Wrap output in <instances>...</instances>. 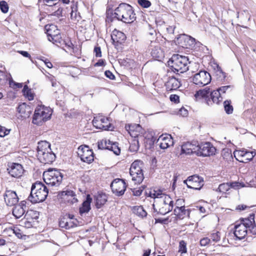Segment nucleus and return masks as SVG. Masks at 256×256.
Here are the masks:
<instances>
[{"mask_svg":"<svg viewBox=\"0 0 256 256\" xmlns=\"http://www.w3.org/2000/svg\"><path fill=\"white\" fill-rule=\"evenodd\" d=\"M141 137H143L146 140L145 142L148 143L150 146L154 144L156 140V138L154 136L155 134L151 129H141Z\"/></svg>","mask_w":256,"mask_h":256,"instance_id":"obj_21","label":"nucleus"},{"mask_svg":"<svg viewBox=\"0 0 256 256\" xmlns=\"http://www.w3.org/2000/svg\"><path fill=\"white\" fill-rule=\"evenodd\" d=\"M92 198L88 194L86 196V200H84L82 204V206L80 208V214L88 212L90 210V203L92 202Z\"/></svg>","mask_w":256,"mask_h":256,"instance_id":"obj_30","label":"nucleus"},{"mask_svg":"<svg viewBox=\"0 0 256 256\" xmlns=\"http://www.w3.org/2000/svg\"><path fill=\"white\" fill-rule=\"evenodd\" d=\"M233 88V86L231 85L228 86H222L220 88H219L217 90L218 91V92L220 93V94L221 95L222 94L226 93V91H228V90H232Z\"/></svg>","mask_w":256,"mask_h":256,"instance_id":"obj_48","label":"nucleus"},{"mask_svg":"<svg viewBox=\"0 0 256 256\" xmlns=\"http://www.w3.org/2000/svg\"><path fill=\"white\" fill-rule=\"evenodd\" d=\"M37 152L38 158L42 164H51L55 160V154L52 151L50 144L46 141L38 142Z\"/></svg>","mask_w":256,"mask_h":256,"instance_id":"obj_4","label":"nucleus"},{"mask_svg":"<svg viewBox=\"0 0 256 256\" xmlns=\"http://www.w3.org/2000/svg\"><path fill=\"white\" fill-rule=\"evenodd\" d=\"M165 85L167 90L171 91L177 90L180 86L182 84L178 78L172 76L168 78Z\"/></svg>","mask_w":256,"mask_h":256,"instance_id":"obj_22","label":"nucleus"},{"mask_svg":"<svg viewBox=\"0 0 256 256\" xmlns=\"http://www.w3.org/2000/svg\"><path fill=\"white\" fill-rule=\"evenodd\" d=\"M10 174L14 178H19L23 174L24 170L20 164L14 163L8 168Z\"/></svg>","mask_w":256,"mask_h":256,"instance_id":"obj_20","label":"nucleus"},{"mask_svg":"<svg viewBox=\"0 0 256 256\" xmlns=\"http://www.w3.org/2000/svg\"><path fill=\"white\" fill-rule=\"evenodd\" d=\"M157 142L160 148L166 149L174 144V140L171 135L167 134H162L157 140Z\"/></svg>","mask_w":256,"mask_h":256,"instance_id":"obj_16","label":"nucleus"},{"mask_svg":"<svg viewBox=\"0 0 256 256\" xmlns=\"http://www.w3.org/2000/svg\"><path fill=\"white\" fill-rule=\"evenodd\" d=\"M234 234L238 240L244 238L247 234V228L244 225L242 224H236L234 226Z\"/></svg>","mask_w":256,"mask_h":256,"instance_id":"obj_25","label":"nucleus"},{"mask_svg":"<svg viewBox=\"0 0 256 256\" xmlns=\"http://www.w3.org/2000/svg\"><path fill=\"white\" fill-rule=\"evenodd\" d=\"M242 224L244 225L246 228H248L250 232L254 235H256V234H254L252 232V229L256 226V224H255L254 221V214H251L249 215V216L247 218H242L241 220V223Z\"/></svg>","mask_w":256,"mask_h":256,"instance_id":"obj_23","label":"nucleus"},{"mask_svg":"<svg viewBox=\"0 0 256 256\" xmlns=\"http://www.w3.org/2000/svg\"><path fill=\"white\" fill-rule=\"evenodd\" d=\"M190 64L187 56L178 54H174L168 62V64L174 72L184 73L188 70Z\"/></svg>","mask_w":256,"mask_h":256,"instance_id":"obj_5","label":"nucleus"},{"mask_svg":"<svg viewBox=\"0 0 256 256\" xmlns=\"http://www.w3.org/2000/svg\"><path fill=\"white\" fill-rule=\"evenodd\" d=\"M110 187L114 194L118 196H120L124 194L126 186L124 180L117 178L112 182Z\"/></svg>","mask_w":256,"mask_h":256,"instance_id":"obj_15","label":"nucleus"},{"mask_svg":"<svg viewBox=\"0 0 256 256\" xmlns=\"http://www.w3.org/2000/svg\"><path fill=\"white\" fill-rule=\"evenodd\" d=\"M99 150H108L113 152L116 155L118 156L120 153V149L118 146V143L110 142L108 140H102L98 142Z\"/></svg>","mask_w":256,"mask_h":256,"instance_id":"obj_10","label":"nucleus"},{"mask_svg":"<svg viewBox=\"0 0 256 256\" xmlns=\"http://www.w3.org/2000/svg\"><path fill=\"white\" fill-rule=\"evenodd\" d=\"M10 76V74H8L3 71L0 70V84H5Z\"/></svg>","mask_w":256,"mask_h":256,"instance_id":"obj_42","label":"nucleus"},{"mask_svg":"<svg viewBox=\"0 0 256 256\" xmlns=\"http://www.w3.org/2000/svg\"><path fill=\"white\" fill-rule=\"evenodd\" d=\"M78 154L81 160L84 162L90 164L94 161V152L87 146H80L78 149Z\"/></svg>","mask_w":256,"mask_h":256,"instance_id":"obj_11","label":"nucleus"},{"mask_svg":"<svg viewBox=\"0 0 256 256\" xmlns=\"http://www.w3.org/2000/svg\"><path fill=\"white\" fill-rule=\"evenodd\" d=\"M179 96L176 94H172L170 98V101L175 103L179 102Z\"/></svg>","mask_w":256,"mask_h":256,"instance_id":"obj_58","label":"nucleus"},{"mask_svg":"<svg viewBox=\"0 0 256 256\" xmlns=\"http://www.w3.org/2000/svg\"><path fill=\"white\" fill-rule=\"evenodd\" d=\"M139 149V142L137 139H134L130 144L129 150L131 152H136Z\"/></svg>","mask_w":256,"mask_h":256,"instance_id":"obj_39","label":"nucleus"},{"mask_svg":"<svg viewBox=\"0 0 256 256\" xmlns=\"http://www.w3.org/2000/svg\"><path fill=\"white\" fill-rule=\"evenodd\" d=\"M197 155L203 156H209L215 154L216 148L209 142L198 145Z\"/></svg>","mask_w":256,"mask_h":256,"instance_id":"obj_13","label":"nucleus"},{"mask_svg":"<svg viewBox=\"0 0 256 256\" xmlns=\"http://www.w3.org/2000/svg\"><path fill=\"white\" fill-rule=\"evenodd\" d=\"M210 239L214 242H218L220 240V234L218 232H213L210 235Z\"/></svg>","mask_w":256,"mask_h":256,"instance_id":"obj_49","label":"nucleus"},{"mask_svg":"<svg viewBox=\"0 0 256 256\" xmlns=\"http://www.w3.org/2000/svg\"><path fill=\"white\" fill-rule=\"evenodd\" d=\"M52 115L51 110L44 106H38L34 114L32 123L37 126L42 124L50 118Z\"/></svg>","mask_w":256,"mask_h":256,"instance_id":"obj_7","label":"nucleus"},{"mask_svg":"<svg viewBox=\"0 0 256 256\" xmlns=\"http://www.w3.org/2000/svg\"><path fill=\"white\" fill-rule=\"evenodd\" d=\"M108 118H105L102 116L94 117L92 120V124L95 128H110L112 126L111 124L105 126L102 123H108Z\"/></svg>","mask_w":256,"mask_h":256,"instance_id":"obj_24","label":"nucleus"},{"mask_svg":"<svg viewBox=\"0 0 256 256\" xmlns=\"http://www.w3.org/2000/svg\"><path fill=\"white\" fill-rule=\"evenodd\" d=\"M136 214L142 218L146 216L147 214L146 212L142 206H138L136 208Z\"/></svg>","mask_w":256,"mask_h":256,"instance_id":"obj_52","label":"nucleus"},{"mask_svg":"<svg viewBox=\"0 0 256 256\" xmlns=\"http://www.w3.org/2000/svg\"><path fill=\"white\" fill-rule=\"evenodd\" d=\"M256 154L255 151H248L246 150L244 156V160H242V162L246 163L252 160L254 157L256 156Z\"/></svg>","mask_w":256,"mask_h":256,"instance_id":"obj_37","label":"nucleus"},{"mask_svg":"<svg viewBox=\"0 0 256 256\" xmlns=\"http://www.w3.org/2000/svg\"><path fill=\"white\" fill-rule=\"evenodd\" d=\"M24 202H22L20 204H18L14 206L12 210V214L16 218H20L24 214V208L26 206L23 204Z\"/></svg>","mask_w":256,"mask_h":256,"instance_id":"obj_28","label":"nucleus"},{"mask_svg":"<svg viewBox=\"0 0 256 256\" xmlns=\"http://www.w3.org/2000/svg\"><path fill=\"white\" fill-rule=\"evenodd\" d=\"M138 129H128V132L132 138L136 139L137 138L141 137V130L138 131Z\"/></svg>","mask_w":256,"mask_h":256,"instance_id":"obj_44","label":"nucleus"},{"mask_svg":"<svg viewBox=\"0 0 256 256\" xmlns=\"http://www.w3.org/2000/svg\"><path fill=\"white\" fill-rule=\"evenodd\" d=\"M48 193L47 187L42 182H36L32 184L28 200L33 204L42 202L46 200Z\"/></svg>","mask_w":256,"mask_h":256,"instance_id":"obj_3","label":"nucleus"},{"mask_svg":"<svg viewBox=\"0 0 256 256\" xmlns=\"http://www.w3.org/2000/svg\"><path fill=\"white\" fill-rule=\"evenodd\" d=\"M144 188L143 187L142 189H141L140 188H139L138 189H134L132 190L133 194L136 196H140Z\"/></svg>","mask_w":256,"mask_h":256,"instance_id":"obj_59","label":"nucleus"},{"mask_svg":"<svg viewBox=\"0 0 256 256\" xmlns=\"http://www.w3.org/2000/svg\"><path fill=\"white\" fill-rule=\"evenodd\" d=\"M210 239L208 238H204L200 240V244L201 246H206L210 242Z\"/></svg>","mask_w":256,"mask_h":256,"instance_id":"obj_55","label":"nucleus"},{"mask_svg":"<svg viewBox=\"0 0 256 256\" xmlns=\"http://www.w3.org/2000/svg\"><path fill=\"white\" fill-rule=\"evenodd\" d=\"M107 201V196L104 194H100L96 196V206L100 208Z\"/></svg>","mask_w":256,"mask_h":256,"instance_id":"obj_31","label":"nucleus"},{"mask_svg":"<svg viewBox=\"0 0 256 256\" xmlns=\"http://www.w3.org/2000/svg\"><path fill=\"white\" fill-rule=\"evenodd\" d=\"M246 151V150L234 151V158L237 160L242 162V160H244V156Z\"/></svg>","mask_w":256,"mask_h":256,"instance_id":"obj_36","label":"nucleus"},{"mask_svg":"<svg viewBox=\"0 0 256 256\" xmlns=\"http://www.w3.org/2000/svg\"><path fill=\"white\" fill-rule=\"evenodd\" d=\"M224 106L226 112L228 114H230L233 112V107L231 105V101L226 100L224 102Z\"/></svg>","mask_w":256,"mask_h":256,"instance_id":"obj_41","label":"nucleus"},{"mask_svg":"<svg viewBox=\"0 0 256 256\" xmlns=\"http://www.w3.org/2000/svg\"><path fill=\"white\" fill-rule=\"evenodd\" d=\"M114 15L118 20L127 24H130L136 19L132 6L126 3L119 4L115 9Z\"/></svg>","mask_w":256,"mask_h":256,"instance_id":"obj_2","label":"nucleus"},{"mask_svg":"<svg viewBox=\"0 0 256 256\" xmlns=\"http://www.w3.org/2000/svg\"><path fill=\"white\" fill-rule=\"evenodd\" d=\"M141 127L140 124H127L124 128H138Z\"/></svg>","mask_w":256,"mask_h":256,"instance_id":"obj_61","label":"nucleus"},{"mask_svg":"<svg viewBox=\"0 0 256 256\" xmlns=\"http://www.w3.org/2000/svg\"><path fill=\"white\" fill-rule=\"evenodd\" d=\"M216 74L217 76V79L219 80H224L226 77V74L220 68H218L216 72Z\"/></svg>","mask_w":256,"mask_h":256,"instance_id":"obj_43","label":"nucleus"},{"mask_svg":"<svg viewBox=\"0 0 256 256\" xmlns=\"http://www.w3.org/2000/svg\"><path fill=\"white\" fill-rule=\"evenodd\" d=\"M148 195L154 199L153 208L154 212L164 215L171 212L174 208V201L160 190H151Z\"/></svg>","mask_w":256,"mask_h":256,"instance_id":"obj_1","label":"nucleus"},{"mask_svg":"<svg viewBox=\"0 0 256 256\" xmlns=\"http://www.w3.org/2000/svg\"><path fill=\"white\" fill-rule=\"evenodd\" d=\"M212 80L210 74L206 70H200L192 77V82L199 86H203L210 83Z\"/></svg>","mask_w":256,"mask_h":256,"instance_id":"obj_9","label":"nucleus"},{"mask_svg":"<svg viewBox=\"0 0 256 256\" xmlns=\"http://www.w3.org/2000/svg\"><path fill=\"white\" fill-rule=\"evenodd\" d=\"M222 154L224 158L226 159V160H230L232 158L231 151H230L228 149L223 150Z\"/></svg>","mask_w":256,"mask_h":256,"instance_id":"obj_47","label":"nucleus"},{"mask_svg":"<svg viewBox=\"0 0 256 256\" xmlns=\"http://www.w3.org/2000/svg\"><path fill=\"white\" fill-rule=\"evenodd\" d=\"M210 98L213 103L219 104L222 101V98L217 90L210 92Z\"/></svg>","mask_w":256,"mask_h":256,"instance_id":"obj_34","label":"nucleus"},{"mask_svg":"<svg viewBox=\"0 0 256 256\" xmlns=\"http://www.w3.org/2000/svg\"><path fill=\"white\" fill-rule=\"evenodd\" d=\"M174 215L180 219H183L186 216H189L190 211L189 210H186L184 206H178L174 208Z\"/></svg>","mask_w":256,"mask_h":256,"instance_id":"obj_27","label":"nucleus"},{"mask_svg":"<svg viewBox=\"0 0 256 256\" xmlns=\"http://www.w3.org/2000/svg\"><path fill=\"white\" fill-rule=\"evenodd\" d=\"M198 143L196 142H186L182 146L181 154H190L196 153L197 154Z\"/></svg>","mask_w":256,"mask_h":256,"instance_id":"obj_18","label":"nucleus"},{"mask_svg":"<svg viewBox=\"0 0 256 256\" xmlns=\"http://www.w3.org/2000/svg\"><path fill=\"white\" fill-rule=\"evenodd\" d=\"M210 92V88H206L203 90H200L196 92V94H194V96L196 98L206 97L208 96Z\"/></svg>","mask_w":256,"mask_h":256,"instance_id":"obj_35","label":"nucleus"},{"mask_svg":"<svg viewBox=\"0 0 256 256\" xmlns=\"http://www.w3.org/2000/svg\"><path fill=\"white\" fill-rule=\"evenodd\" d=\"M94 52L96 57H101L102 52L100 48V46H95L94 48Z\"/></svg>","mask_w":256,"mask_h":256,"instance_id":"obj_57","label":"nucleus"},{"mask_svg":"<svg viewBox=\"0 0 256 256\" xmlns=\"http://www.w3.org/2000/svg\"><path fill=\"white\" fill-rule=\"evenodd\" d=\"M178 114L182 116H186L188 114V111L184 108H181L178 112Z\"/></svg>","mask_w":256,"mask_h":256,"instance_id":"obj_60","label":"nucleus"},{"mask_svg":"<svg viewBox=\"0 0 256 256\" xmlns=\"http://www.w3.org/2000/svg\"><path fill=\"white\" fill-rule=\"evenodd\" d=\"M10 87L14 88H21L22 87V83H16L14 82L12 80H10Z\"/></svg>","mask_w":256,"mask_h":256,"instance_id":"obj_54","label":"nucleus"},{"mask_svg":"<svg viewBox=\"0 0 256 256\" xmlns=\"http://www.w3.org/2000/svg\"><path fill=\"white\" fill-rule=\"evenodd\" d=\"M56 32L54 34L49 33L48 40L58 46V44L61 43L62 38L59 30H56Z\"/></svg>","mask_w":256,"mask_h":256,"instance_id":"obj_32","label":"nucleus"},{"mask_svg":"<svg viewBox=\"0 0 256 256\" xmlns=\"http://www.w3.org/2000/svg\"><path fill=\"white\" fill-rule=\"evenodd\" d=\"M138 3L144 8H148L151 6V2L148 0H138Z\"/></svg>","mask_w":256,"mask_h":256,"instance_id":"obj_51","label":"nucleus"},{"mask_svg":"<svg viewBox=\"0 0 256 256\" xmlns=\"http://www.w3.org/2000/svg\"><path fill=\"white\" fill-rule=\"evenodd\" d=\"M230 185L229 182L223 183L220 184L218 190L220 192L226 193L230 189Z\"/></svg>","mask_w":256,"mask_h":256,"instance_id":"obj_46","label":"nucleus"},{"mask_svg":"<svg viewBox=\"0 0 256 256\" xmlns=\"http://www.w3.org/2000/svg\"><path fill=\"white\" fill-rule=\"evenodd\" d=\"M24 94L26 96L28 99L31 100L34 99V94L31 92V90L30 89L26 84H25L22 90Z\"/></svg>","mask_w":256,"mask_h":256,"instance_id":"obj_40","label":"nucleus"},{"mask_svg":"<svg viewBox=\"0 0 256 256\" xmlns=\"http://www.w3.org/2000/svg\"><path fill=\"white\" fill-rule=\"evenodd\" d=\"M229 183L230 188H232L235 190H238L242 188L247 186L242 182H233ZM246 184L248 185V186L256 187V183H254V180L250 181L249 184L246 183Z\"/></svg>","mask_w":256,"mask_h":256,"instance_id":"obj_29","label":"nucleus"},{"mask_svg":"<svg viewBox=\"0 0 256 256\" xmlns=\"http://www.w3.org/2000/svg\"><path fill=\"white\" fill-rule=\"evenodd\" d=\"M4 199L6 204L10 206L16 205L18 201V198L16 192L11 190L6 191Z\"/></svg>","mask_w":256,"mask_h":256,"instance_id":"obj_19","label":"nucleus"},{"mask_svg":"<svg viewBox=\"0 0 256 256\" xmlns=\"http://www.w3.org/2000/svg\"><path fill=\"white\" fill-rule=\"evenodd\" d=\"M104 74L107 78H109L110 80H114L115 78L114 76L110 70H106L104 72Z\"/></svg>","mask_w":256,"mask_h":256,"instance_id":"obj_62","label":"nucleus"},{"mask_svg":"<svg viewBox=\"0 0 256 256\" xmlns=\"http://www.w3.org/2000/svg\"><path fill=\"white\" fill-rule=\"evenodd\" d=\"M126 36L124 33L122 32L114 30L112 34V40L113 41V43L115 46V47L118 50H121V44L124 42L126 40Z\"/></svg>","mask_w":256,"mask_h":256,"instance_id":"obj_17","label":"nucleus"},{"mask_svg":"<svg viewBox=\"0 0 256 256\" xmlns=\"http://www.w3.org/2000/svg\"><path fill=\"white\" fill-rule=\"evenodd\" d=\"M62 174L57 170H49L43 174L45 183L50 186H58L62 180Z\"/></svg>","mask_w":256,"mask_h":256,"instance_id":"obj_6","label":"nucleus"},{"mask_svg":"<svg viewBox=\"0 0 256 256\" xmlns=\"http://www.w3.org/2000/svg\"><path fill=\"white\" fill-rule=\"evenodd\" d=\"M58 197L62 202L68 204H74L78 202L76 196L72 190L62 191L58 193Z\"/></svg>","mask_w":256,"mask_h":256,"instance_id":"obj_14","label":"nucleus"},{"mask_svg":"<svg viewBox=\"0 0 256 256\" xmlns=\"http://www.w3.org/2000/svg\"><path fill=\"white\" fill-rule=\"evenodd\" d=\"M0 8L4 13H6L8 10V6L5 1L0 2Z\"/></svg>","mask_w":256,"mask_h":256,"instance_id":"obj_50","label":"nucleus"},{"mask_svg":"<svg viewBox=\"0 0 256 256\" xmlns=\"http://www.w3.org/2000/svg\"><path fill=\"white\" fill-rule=\"evenodd\" d=\"M59 225L61 228L69 229L73 226L74 224L71 222L70 219L63 218H60Z\"/></svg>","mask_w":256,"mask_h":256,"instance_id":"obj_33","label":"nucleus"},{"mask_svg":"<svg viewBox=\"0 0 256 256\" xmlns=\"http://www.w3.org/2000/svg\"><path fill=\"white\" fill-rule=\"evenodd\" d=\"M179 252L182 254L186 252V244L184 240H182L180 242Z\"/></svg>","mask_w":256,"mask_h":256,"instance_id":"obj_53","label":"nucleus"},{"mask_svg":"<svg viewBox=\"0 0 256 256\" xmlns=\"http://www.w3.org/2000/svg\"><path fill=\"white\" fill-rule=\"evenodd\" d=\"M150 46L152 56L156 58H160L163 56L162 52L158 44L156 42H152Z\"/></svg>","mask_w":256,"mask_h":256,"instance_id":"obj_26","label":"nucleus"},{"mask_svg":"<svg viewBox=\"0 0 256 256\" xmlns=\"http://www.w3.org/2000/svg\"><path fill=\"white\" fill-rule=\"evenodd\" d=\"M184 183L186 184L188 188L198 190H200L204 184L203 178L197 175L188 176L184 181Z\"/></svg>","mask_w":256,"mask_h":256,"instance_id":"obj_12","label":"nucleus"},{"mask_svg":"<svg viewBox=\"0 0 256 256\" xmlns=\"http://www.w3.org/2000/svg\"><path fill=\"white\" fill-rule=\"evenodd\" d=\"M174 29H175V26H169L168 27L166 28V31L168 32V33L170 34H174Z\"/></svg>","mask_w":256,"mask_h":256,"instance_id":"obj_63","label":"nucleus"},{"mask_svg":"<svg viewBox=\"0 0 256 256\" xmlns=\"http://www.w3.org/2000/svg\"><path fill=\"white\" fill-rule=\"evenodd\" d=\"M142 162L140 160H135L131 164L130 174L132 178V180L135 184H140L144 180V176L142 170Z\"/></svg>","mask_w":256,"mask_h":256,"instance_id":"obj_8","label":"nucleus"},{"mask_svg":"<svg viewBox=\"0 0 256 256\" xmlns=\"http://www.w3.org/2000/svg\"><path fill=\"white\" fill-rule=\"evenodd\" d=\"M104 65V60H99L98 62L94 64L95 66H103Z\"/></svg>","mask_w":256,"mask_h":256,"instance_id":"obj_64","label":"nucleus"},{"mask_svg":"<svg viewBox=\"0 0 256 256\" xmlns=\"http://www.w3.org/2000/svg\"><path fill=\"white\" fill-rule=\"evenodd\" d=\"M46 34L48 38V34H56V30H59L56 28V26L54 25H50L49 26H46Z\"/></svg>","mask_w":256,"mask_h":256,"instance_id":"obj_45","label":"nucleus"},{"mask_svg":"<svg viewBox=\"0 0 256 256\" xmlns=\"http://www.w3.org/2000/svg\"><path fill=\"white\" fill-rule=\"evenodd\" d=\"M70 17L72 20L79 21L81 17L79 12L77 13L76 6H72V12L70 13Z\"/></svg>","mask_w":256,"mask_h":256,"instance_id":"obj_38","label":"nucleus"},{"mask_svg":"<svg viewBox=\"0 0 256 256\" xmlns=\"http://www.w3.org/2000/svg\"><path fill=\"white\" fill-rule=\"evenodd\" d=\"M10 129H0V136L4 137L8 134L10 132Z\"/></svg>","mask_w":256,"mask_h":256,"instance_id":"obj_56","label":"nucleus"}]
</instances>
